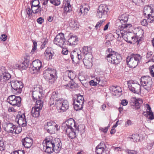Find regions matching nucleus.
Instances as JSON below:
<instances>
[{
    "label": "nucleus",
    "instance_id": "obj_1",
    "mask_svg": "<svg viewBox=\"0 0 154 154\" xmlns=\"http://www.w3.org/2000/svg\"><path fill=\"white\" fill-rule=\"evenodd\" d=\"M109 54L106 57V58L109 63L113 65L119 64L121 59V54L112 51V49L108 48L106 52Z\"/></svg>",
    "mask_w": 154,
    "mask_h": 154
},
{
    "label": "nucleus",
    "instance_id": "obj_2",
    "mask_svg": "<svg viewBox=\"0 0 154 154\" xmlns=\"http://www.w3.org/2000/svg\"><path fill=\"white\" fill-rule=\"evenodd\" d=\"M141 56L138 54H131L126 58L128 65L131 68H135L141 61Z\"/></svg>",
    "mask_w": 154,
    "mask_h": 154
},
{
    "label": "nucleus",
    "instance_id": "obj_3",
    "mask_svg": "<svg viewBox=\"0 0 154 154\" xmlns=\"http://www.w3.org/2000/svg\"><path fill=\"white\" fill-rule=\"evenodd\" d=\"M57 71L54 69L48 68L44 72L43 75L44 79L49 84H53L57 77Z\"/></svg>",
    "mask_w": 154,
    "mask_h": 154
},
{
    "label": "nucleus",
    "instance_id": "obj_4",
    "mask_svg": "<svg viewBox=\"0 0 154 154\" xmlns=\"http://www.w3.org/2000/svg\"><path fill=\"white\" fill-rule=\"evenodd\" d=\"M128 16L129 15L127 14H123L119 16L116 20L117 26L120 27L121 29L127 30L132 26L131 24L126 23L128 20Z\"/></svg>",
    "mask_w": 154,
    "mask_h": 154
},
{
    "label": "nucleus",
    "instance_id": "obj_5",
    "mask_svg": "<svg viewBox=\"0 0 154 154\" xmlns=\"http://www.w3.org/2000/svg\"><path fill=\"white\" fill-rule=\"evenodd\" d=\"M48 138L50 139L49 141L50 142L54 152L56 153L59 152L62 148V143L60 140L59 138H55L53 139L52 137L48 136Z\"/></svg>",
    "mask_w": 154,
    "mask_h": 154
},
{
    "label": "nucleus",
    "instance_id": "obj_6",
    "mask_svg": "<svg viewBox=\"0 0 154 154\" xmlns=\"http://www.w3.org/2000/svg\"><path fill=\"white\" fill-rule=\"evenodd\" d=\"M12 92L16 94H20L23 87L22 82L20 81L13 80L10 82Z\"/></svg>",
    "mask_w": 154,
    "mask_h": 154
},
{
    "label": "nucleus",
    "instance_id": "obj_7",
    "mask_svg": "<svg viewBox=\"0 0 154 154\" xmlns=\"http://www.w3.org/2000/svg\"><path fill=\"white\" fill-rule=\"evenodd\" d=\"M140 82L144 89L147 92L149 91L151 88L152 84V79L149 76H144L140 79Z\"/></svg>",
    "mask_w": 154,
    "mask_h": 154
},
{
    "label": "nucleus",
    "instance_id": "obj_8",
    "mask_svg": "<svg viewBox=\"0 0 154 154\" xmlns=\"http://www.w3.org/2000/svg\"><path fill=\"white\" fill-rule=\"evenodd\" d=\"M143 14L144 15H147V20L148 22L150 23L154 22V11L151 6L147 5L144 7Z\"/></svg>",
    "mask_w": 154,
    "mask_h": 154
},
{
    "label": "nucleus",
    "instance_id": "obj_9",
    "mask_svg": "<svg viewBox=\"0 0 154 154\" xmlns=\"http://www.w3.org/2000/svg\"><path fill=\"white\" fill-rule=\"evenodd\" d=\"M11 78V75L8 72L6 67H0V81L2 82H6Z\"/></svg>",
    "mask_w": 154,
    "mask_h": 154
},
{
    "label": "nucleus",
    "instance_id": "obj_10",
    "mask_svg": "<svg viewBox=\"0 0 154 154\" xmlns=\"http://www.w3.org/2000/svg\"><path fill=\"white\" fill-rule=\"evenodd\" d=\"M7 101L10 104L13 106L19 107L21 105V98L20 96L11 95L8 97Z\"/></svg>",
    "mask_w": 154,
    "mask_h": 154
},
{
    "label": "nucleus",
    "instance_id": "obj_11",
    "mask_svg": "<svg viewBox=\"0 0 154 154\" xmlns=\"http://www.w3.org/2000/svg\"><path fill=\"white\" fill-rule=\"evenodd\" d=\"M78 126L75 124V120L72 118L69 119L62 124L61 129L63 130L71 129H77Z\"/></svg>",
    "mask_w": 154,
    "mask_h": 154
},
{
    "label": "nucleus",
    "instance_id": "obj_12",
    "mask_svg": "<svg viewBox=\"0 0 154 154\" xmlns=\"http://www.w3.org/2000/svg\"><path fill=\"white\" fill-rule=\"evenodd\" d=\"M128 85L129 90L134 93L139 94L140 92L141 86L137 83L131 80L128 82Z\"/></svg>",
    "mask_w": 154,
    "mask_h": 154
},
{
    "label": "nucleus",
    "instance_id": "obj_13",
    "mask_svg": "<svg viewBox=\"0 0 154 154\" xmlns=\"http://www.w3.org/2000/svg\"><path fill=\"white\" fill-rule=\"evenodd\" d=\"M109 11V9L106 5L104 4L100 5L98 7L96 14L97 16L99 18L105 17Z\"/></svg>",
    "mask_w": 154,
    "mask_h": 154
},
{
    "label": "nucleus",
    "instance_id": "obj_14",
    "mask_svg": "<svg viewBox=\"0 0 154 154\" xmlns=\"http://www.w3.org/2000/svg\"><path fill=\"white\" fill-rule=\"evenodd\" d=\"M65 38L63 33L61 32L57 35L54 40V43L60 47L62 48L65 44Z\"/></svg>",
    "mask_w": 154,
    "mask_h": 154
},
{
    "label": "nucleus",
    "instance_id": "obj_15",
    "mask_svg": "<svg viewBox=\"0 0 154 154\" xmlns=\"http://www.w3.org/2000/svg\"><path fill=\"white\" fill-rule=\"evenodd\" d=\"M15 121L17 122L20 126H21L23 127L26 126L27 122L25 118V113L19 112L16 116Z\"/></svg>",
    "mask_w": 154,
    "mask_h": 154
},
{
    "label": "nucleus",
    "instance_id": "obj_16",
    "mask_svg": "<svg viewBox=\"0 0 154 154\" xmlns=\"http://www.w3.org/2000/svg\"><path fill=\"white\" fill-rule=\"evenodd\" d=\"M131 106L134 109H138L140 108V105L143 103L142 99H136L135 97L131 98L130 100Z\"/></svg>",
    "mask_w": 154,
    "mask_h": 154
},
{
    "label": "nucleus",
    "instance_id": "obj_17",
    "mask_svg": "<svg viewBox=\"0 0 154 154\" xmlns=\"http://www.w3.org/2000/svg\"><path fill=\"white\" fill-rule=\"evenodd\" d=\"M57 102V106L62 112L65 111L68 109L69 103L67 100L62 98L60 100Z\"/></svg>",
    "mask_w": 154,
    "mask_h": 154
},
{
    "label": "nucleus",
    "instance_id": "obj_18",
    "mask_svg": "<svg viewBox=\"0 0 154 154\" xmlns=\"http://www.w3.org/2000/svg\"><path fill=\"white\" fill-rule=\"evenodd\" d=\"M43 92L42 89L39 87L35 88L32 93L33 100L35 101L36 100L40 99L42 97V93Z\"/></svg>",
    "mask_w": 154,
    "mask_h": 154
},
{
    "label": "nucleus",
    "instance_id": "obj_19",
    "mask_svg": "<svg viewBox=\"0 0 154 154\" xmlns=\"http://www.w3.org/2000/svg\"><path fill=\"white\" fill-rule=\"evenodd\" d=\"M4 131L8 133H13L15 125L9 122H5L2 125Z\"/></svg>",
    "mask_w": 154,
    "mask_h": 154
},
{
    "label": "nucleus",
    "instance_id": "obj_20",
    "mask_svg": "<svg viewBox=\"0 0 154 154\" xmlns=\"http://www.w3.org/2000/svg\"><path fill=\"white\" fill-rule=\"evenodd\" d=\"M49 140H50V139H48L47 137L45 138L43 142V143L45 142V146H44V148L45 147V152L48 154H51L53 152H54V150L53 149V148H52L51 144Z\"/></svg>",
    "mask_w": 154,
    "mask_h": 154
},
{
    "label": "nucleus",
    "instance_id": "obj_21",
    "mask_svg": "<svg viewBox=\"0 0 154 154\" xmlns=\"http://www.w3.org/2000/svg\"><path fill=\"white\" fill-rule=\"evenodd\" d=\"M81 54V51L79 49H75L73 50L70 53V57L73 62H75V59L76 60L77 59L79 60L82 58V56L80 55Z\"/></svg>",
    "mask_w": 154,
    "mask_h": 154
},
{
    "label": "nucleus",
    "instance_id": "obj_22",
    "mask_svg": "<svg viewBox=\"0 0 154 154\" xmlns=\"http://www.w3.org/2000/svg\"><path fill=\"white\" fill-rule=\"evenodd\" d=\"M65 131L68 137L70 138L73 139L76 137L78 131L77 129H71L63 131Z\"/></svg>",
    "mask_w": 154,
    "mask_h": 154
},
{
    "label": "nucleus",
    "instance_id": "obj_23",
    "mask_svg": "<svg viewBox=\"0 0 154 154\" xmlns=\"http://www.w3.org/2000/svg\"><path fill=\"white\" fill-rule=\"evenodd\" d=\"M32 70L35 71L36 72H38L40 69L42 67V62L39 60H36L32 62Z\"/></svg>",
    "mask_w": 154,
    "mask_h": 154
},
{
    "label": "nucleus",
    "instance_id": "obj_24",
    "mask_svg": "<svg viewBox=\"0 0 154 154\" xmlns=\"http://www.w3.org/2000/svg\"><path fill=\"white\" fill-rule=\"evenodd\" d=\"M68 43L69 45H75L77 44L78 40L77 36L73 35L72 33H70L68 36Z\"/></svg>",
    "mask_w": 154,
    "mask_h": 154
},
{
    "label": "nucleus",
    "instance_id": "obj_25",
    "mask_svg": "<svg viewBox=\"0 0 154 154\" xmlns=\"http://www.w3.org/2000/svg\"><path fill=\"white\" fill-rule=\"evenodd\" d=\"M61 99L58 97L56 93L53 92L51 95L49 103L51 105L54 104L56 105L57 102L60 100Z\"/></svg>",
    "mask_w": 154,
    "mask_h": 154
},
{
    "label": "nucleus",
    "instance_id": "obj_26",
    "mask_svg": "<svg viewBox=\"0 0 154 154\" xmlns=\"http://www.w3.org/2000/svg\"><path fill=\"white\" fill-rule=\"evenodd\" d=\"M33 143V140L32 138L26 137L22 140V144L23 146L27 148L31 147Z\"/></svg>",
    "mask_w": 154,
    "mask_h": 154
},
{
    "label": "nucleus",
    "instance_id": "obj_27",
    "mask_svg": "<svg viewBox=\"0 0 154 154\" xmlns=\"http://www.w3.org/2000/svg\"><path fill=\"white\" fill-rule=\"evenodd\" d=\"M127 31L126 30L124 31V35H123V39L128 43L132 44V42L131 40L134 39V36L133 35V33L132 32L125 33Z\"/></svg>",
    "mask_w": 154,
    "mask_h": 154
},
{
    "label": "nucleus",
    "instance_id": "obj_28",
    "mask_svg": "<svg viewBox=\"0 0 154 154\" xmlns=\"http://www.w3.org/2000/svg\"><path fill=\"white\" fill-rule=\"evenodd\" d=\"M110 90L115 96H120L121 95V92L122 91L121 88L118 86H113L110 88Z\"/></svg>",
    "mask_w": 154,
    "mask_h": 154
},
{
    "label": "nucleus",
    "instance_id": "obj_29",
    "mask_svg": "<svg viewBox=\"0 0 154 154\" xmlns=\"http://www.w3.org/2000/svg\"><path fill=\"white\" fill-rule=\"evenodd\" d=\"M100 143L99 145H98L96 148V152L97 154H107L106 151L104 148L105 146V145L102 143L103 146H101Z\"/></svg>",
    "mask_w": 154,
    "mask_h": 154
},
{
    "label": "nucleus",
    "instance_id": "obj_30",
    "mask_svg": "<svg viewBox=\"0 0 154 154\" xmlns=\"http://www.w3.org/2000/svg\"><path fill=\"white\" fill-rule=\"evenodd\" d=\"M72 10L71 5L70 4L69 1L68 0L65 3L64 9V13L65 14H67L68 12H69Z\"/></svg>",
    "mask_w": 154,
    "mask_h": 154
},
{
    "label": "nucleus",
    "instance_id": "obj_31",
    "mask_svg": "<svg viewBox=\"0 0 154 154\" xmlns=\"http://www.w3.org/2000/svg\"><path fill=\"white\" fill-rule=\"evenodd\" d=\"M84 102L81 103L80 102L73 101V104L75 110L78 111L82 109L83 107Z\"/></svg>",
    "mask_w": 154,
    "mask_h": 154
},
{
    "label": "nucleus",
    "instance_id": "obj_32",
    "mask_svg": "<svg viewBox=\"0 0 154 154\" xmlns=\"http://www.w3.org/2000/svg\"><path fill=\"white\" fill-rule=\"evenodd\" d=\"M73 101L80 102L81 103L84 102V98L82 95L80 94H76L74 95L73 98Z\"/></svg>",
    "mask_w": 154,
    "mask_h": 154
},
{
    "label": "nucleus",
    "instance_id": "obj_33",
    "mask_svg": "<svg viewBox=\"0 0 154 154\" xmlns=\"http://www.w3.org/2000/svg\"><path fill=\"white\" fill-rule=\"evenodd\" d=\"M41 109H37L35 107L32 108L31 111V114L33 117L35 118L38 117L40 115V110Z\"/></svg>",
    "mask_w": 154,
    "mask_h": 154
},
{
    "label": "nucleus",
    "instance_id": "obj_34",
    "mask_svg": "<svg viewBox=\"0 0 154 154\" xmlns=\"http://www.w3.org/2000/svg\"><path fill=\"white\" fill-rule=\"evenodd\" d=\"M120 32L119 33V31H118L117 30L116 31V33L117 34L118 37L117 38V40L118 41H121L122 40V38L123 39V35H124V31H125L126 30L124 29L123 30L122 29H120Z\"/></svg>",
    "mask_w": 154,
    "mask_h": 154
},
{
    "label": "nucleus",
    "instance_id": "obj_35",
    "mask_svg": "<svg viewBox=\"0 0 154 154\" xmlns=\"http://www.w3.org/2000/svg\"><path fill=\"white\" fill-rule=\"evenodd\" d=\"M29 65L24 62L20 64H17L16 67L20 70L26 69L28 67Z\"/></svg>",
    "mask_w": 154,
    "mask_h": 154
},
{
    "label": "nucleus",
    "instance_id": "obj_36",
    "mask_svg": "<svg viewBox=\"0 0 154 154\" xmlns=\"http://www.w3.org/2000/svg\"><path fill=\"white\" fill-rule=\"evenodd\" d=\"M65 73V74L67 75L71 80H72L75 78V74L72 70L66 71Z\"/></svg>",
    "mask_w": 154,
    "mask_h": 154
},
{
    "label": "nucleus",
    "instance_id": "obj_37",
    "mask_svg": "<svg viewBox=\"0 0 154 154\" xmlns=\"http://www.w3.org/2000/svg\"><path fill=\"white\" fill-rule=\"evenodd\" d=\"M45 56L48 60L51 59L53 56L52 54L49 50V49L47 48L45 51L44 53Z\"/></svg>",
    "mask_w": 154,
    "mask_h": 154
},
{
    "label": "nucleus",
    "instance_id": "obj_38",
    "mask_svg": "<svg viewBox=\"0 0 154 154\" xmlns=\"http://www.w3.org/2000/svg\"><path fill=\"white\" fill-rule=\"evenodd\" d=\"M36 104L34 107L41 109L43 106V102L40 99L36 100Z\"/></svg>",
    "mask_w": 154,
    "mask_h": 154
},
{
    "label": "nucleus",
    "instance_id": "obj_39",
    "mask_svg": "<svg viewBox=\"0 0 154 154\" xmlns=\"http://www.w3.org/2000/svg\"><path fill=\"white\" fill-rule=\"evenodd\" d=\"M66 87H69L70 88H76L78 85L72 80L70 81L69 82H68L67 84L65 85Z\"/></svg>",
    "mask_w": 154,
    "mask_h": 154
},
{
    "label": "nucleus",
    "instance_id": "obj_40",
    "mask_svg": "<svg viewBox=\"0 0 154 154\" xmlns=\"http://www.w3.org/2000/svg\"><path fill=\"white\" fill-rule=\"evenodd\" d=\"M56 123L54 124L53 125L51 126V127L47 129L46 130L47 132L51 134H53L56 130Z\"/></svg>",
    "mask_w": 154,
    "mask_h": 154
},
{
    "label": "nucleus",
    "instance_id": "obj_41",
    "mask_svg": "<svg viewBox=\"0 0 154 154\" xmlns=\"http://www.w3.org/2000/svg\"><path fill=\"white\" fill-rule=\"evenodd\" d=\"M86 4H84L81 5L80 7V12L81 13V14H83V15L86 14V10H87V7L86 5Z\"/></svg>",
    "mask_w": 154,
    "mask_h": 154
},
{
    "label": "nucleus",
    "instance_id": "obj_42",
    "mask_svg": "<svg viewBox=\"0 0 154 154\" xmlns=\"http://www.w3.org/2000/svg\"><path fill=\"white\" fill-rule=\"evenodd\" d=\"M40 2L39 0H33L30 2L31 6L38 7L39 5Z\"/></svg>",
    "mask_w": 154,
    "mask_h": 154
},
{
    "label": "nucleus",
    "instance_id": "obj_43",
    "mask_svg": "<svg viewBox=\"0 0 154 154\" xmlns=\"http://www.w3.org/2000/svg\"><path fill=\"white\" fill-rule=\"evenodd\" d=\"M5 141L3 140H0V150L3 151L5 150Z\"/></svg>",
    "mask_w": 154,
    "mask_h": 154
},
{
    "label": "nucleus",
    "instance_id": "obj_44",
    "mask_svg": "<svg viewBox=\"0 0 154 154\" xmlns=\"http://www.w3.org/2000/svg\"><path fill=\"white\" fill-rule=\"evenodd\" d=\"M24 60L23 61L29 65V62L30 61V58L29 55L28 54H26L24 57Z\"/></svg>",
    "mask_w": 154,
    "mask_h": 154
},
{
    "label": "nucleus",
    "instance_id": "obj_45",
    "mask_svg": "<svg viewBox=\"0 0 154 154\" xmlns=\"http://www.w3.org/2000/svg\"><path fill=\"white\" fill-rule=\"evenodd\" d=\"M131 139H133L134 142H137L139 140L140 137L137 134H133Z\"/></svg>",
    "mask_w": 154,
    "mask_h": 154
},
{
    "label": "nucleus",
    "instance_id": "obj_46",
    "mask_svg": "<svg viewBox=\"0 0 154 154\" xmlns=\"http://www.w3.org/2000/svg\"><path fill=\"white\" fill-rule=\"evenodd\" d=\"M105 20H102L99 21L97 22L95 26V28L97 30L99 29V28L100 27L103 23L104 22Z\"/></svg>",
    "mask_w": 154,
    "mask_h": 154
},
{
    "label": "nucleus",
    "instance_id": "obj_47",
    "mask_svg": "<svg viewBox=\"0 0 154 154\" xmlns=\"http://www.w3.org/2000/svg\"><path fill=\"white\" fill-rule=\"evenodd\" d=\"M88 55L89 56V57L88 58V61H89V62L88 63L89 66L88 67L87 66V68H91L92 66V60L93 57L92 55L91 54V52H90V53L88 54Z\"/></svg>",
    "mask_w": 154,
    "mask_h": 154
},
{
    "label": "nucleus",
    "instance_id": "obj_48",
    "mask_svg": "<svg viewBox=\"0 0 154 154\" xmlns=\"http://www.w3.org/2000/svg\"><path fill=\"white\" fill-rule=\"evenodd\" d=\"M143 32L142 30H138L136 33H134V34L139 38H140L143 36Z\"/></svg>",
    "mask_w": 154,
    "mask_h": 154
},
{
    "label": "nucleus",
    "instance_id": "obj_49",
    "mask_svg": "<svg viewBox=\"0 0 154 154\" xmlns=\"http://www.w3.org/2000/svg\"><path fill=\"white\" fill-rule=\"evenodd\" d=\"M14 129V132L16 134H19L22 131V128L20 126L17 127L15 126V128Z\"/></svg>",
    "mask_w": 154,
    "mask_h": 154
},
{
    "label": "nucleus",
    "instance_id": "obj_50",
    "mask_svg": "<svg viewBox=\"0 0 154 154\" xmlns=\"http://www.w3.org/2000/svg\"><path fill=\"white\" fill-rule=\"evenodd\" d=\"M32 48L31 50V53L33 54L37 49V42L35 41H33Z\"/></svg>",
    "mask_w": 154,
    "mask_h": 154
},
{
    "label": "nucleus",
    "instance_id": "obj_51",
    "mask_svg": "<svg viewBox=\"0 0 154 154\" xmlns=\"http://www.w3.org/2000/svg\"><path fill=\"white\" fill-rule=\"evenodd\" d=\"M82 76H80L79 77V80L80 81L81 83L85 88L87 86V81L85 78H84V79H82Z\"/></svg>",
    "mask_w": 154,
    "mask_h": 154
},
{
    "label": "nucleus",
    "instance_id": "obj_52",
    "mask_svg": "<svg viewBox=\"0 0 154 154\" xmlns=\"http://www.w3.org/2000/svg\"><path fill=\"white\" fill-rule=\"evenodd\" d=\"M51 3L55 6H58L60 4V0H49Z\"/></svg>",
    "mask_w": 154,
    "mask_h": 154
},
{
    "label": "nucleus",
    "instance_id": "obj_53",
    "mask_svg": "<svg viewBox=\"0 0 154 154\" xmlns=\"http://www.w3.org/2000/svg\"><path fill=\"white\" fill-rule=\"evenodd\" d=\"M55 123L52 121H50L47 123L45 125V128L46 130L48 128L51 127V126L53 125Z\"/></svg>",
    "mask_w": 154,
    "mask_h": 154
},
{
    "label": "nucleus",
    "instance_id": "obj_54",
    "mask_svg": "<svg viewBox=\"0 0 154 154\" xmlns=\"http://www.w3.org/2000/svg\"><path fill=\"white\" fill-rule=\"evenodd\" d=\"M126 152L128 154H137L138 152L134 150H130L129 149H127L125 150Z\"/></svg>",
    "mask_w": 154,
    "mask_h": 154
},
{
    "label": "nucleus",
    "instance_id": "obj_55",
    "mask_svg": "<svg viewBox=\"0 0 154 154\" xmlns=\"http://www.w3.org/2000/svg\"><path fill=\"white\" fill-rule=\"evenodd\" d=\"M144 113H145V112H144L143 113L144 115V116H146L148 115H149V119L151 120H152L154 119V116L153 115V112H152V111L149 112V113H147V114H144Z\"/></svg>",
    "mask_w": 154,
    "mask_h": 154
},
{
    "label": "nucleus",
    "instance_id": "obj_56",
    "mask_svg": "<svg viewBox=\"0 0 154 154\" xmlns=\"http://www.w3.org/2000/svg\"><path fill=\"white\" fill-rule=\"evenodd\" d=\"M77 23H78L75 20H73L71 21V22L70 23V25L72 27H73L74 28L77 27Z\"/></svg>",
    "mask_w": 154,
    "mask_h": 154
},
{
    "label": "nucleus",
    "instance_id": "obj_57",
    "mask_svg": "<svg viewBox=\"0 0 154 154\" xmlns=\"http://www.w3.org/2000/svg\"><path fill=\"white\" fill-rule=\"evenodd\" d=\"M132 2L136 5H138L142 4L143 2L142 0H132Z\"/></svg>",
    "mask_w": 154,
    "mask_h": 154
},
{
    "label": "nucleus",
    "instance_id": "obj_58",
    "mask_svg": "<svg viewBox=\"0 0 154 154\" xmlns=\"http://www.w3.org/2000/svg\"><path fill=\"white\" fill-rule=\"evenodd\" d=\"M63 80L65 82H69L70 81H71L68 75L65 74V73L64 75L63 76Z\"/></svg>",
    "mask_w": 154,
    "mask_h": 154
},
{
    "label": "nucleus",
    "instance_id": "obj_59",
    "mask_svg": "<svg viewBox=\"0 0 154 154\" xmlns=\"http://www.w3.org/2000/svg\"><path fill=\"white\" fill-rule=\"evenodd\" d=\"M26 12L29 17L31 16L32 15V14L33 13L32 11H31V9L29 7L26 8Z\"/></svg>",
    "mask_w": 154,
    "mask_h": 154
},
{
    "label": "nucleus",
    "instance_id": "obj_60",
    "mask_svg": "<svg viewBox=\"0 0 154 154\" xmlns=\"http://www.w3.org/2000/svg\"><path fill=\"white\" fill-rule=\"evenodd\" d=\"M42 8L40 6H38L36 9L35 10V11L34 12V14L37 13L40 14L42 11Z\"/></svg>",
    "mask_w": 154,
    "mask_h": 154
},
{
    "label": "nucleus",
    "instance_id": "obj_61",
    "mask_svg": "<svg viewBox=\"0 0 154 154\" xmlns=\"http://www.w3.org/2000/svg\"><path fill=\"white\" fill-rule=\"evenodd\" d=\"M81 53H82L84 56L87 54V47L84 46L82 50Z\"/></svg>",
    "mask_w": 154,
    "mask_h": 154
},
{
    "label": "nucleus",
    "instance_id": "obj_62",
    "mask_svg": "<svg viewBox=\"0 0 154 154\" xmlns=\"http://www.w3.org/2000/svg\"><path fill=\"white\" fill-rule=\"evenodd\" d=\"M134 35H135L134 36V39L132 40H133V42H137V44H138L140 42V38L139 39V38H138V37H137V36H136V35L135 36Z\"/></svg>",
    "mask_w": 154,
    "mask_h": 154
},
{
    "label": "nucleus",
    "instance_id": "obj_63",
    "mask_svg": "<svg viewBox=\"0 0 154 154\" xmlns=\"http://www.w3.org/2000/svg\"><path fill=\"white\" fill-rule=\"evenodd\" d=\"M44 18H42V17H40L39 18L37 19V23L40 24H42V23L44 22Z\"/></svg>",
    "mask_w": 154,
    "mask_h": 154
},
{
    "label": "nucleus",
    "instance_id": "obj_64",
    "mask_svg": "<svg viewBox=\"0 0 154 154\" xmlns=\"http://www.w3.org/2000/svg\"><path fill=\"white\" fill-rule=\"evenodd\" d=\"M141 24L143 26H146L147 25L148 23L147 22V20L146 19H143L141 21Z\"/></svg>",
    "mask_w": 154,
    "mask_h": 154
}]
</instances>
